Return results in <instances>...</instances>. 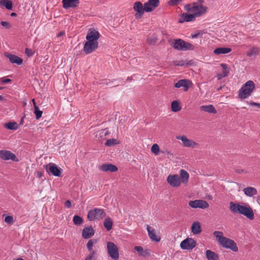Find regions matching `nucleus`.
<instances>
[{"label": "nucleus", "instance_id": "1", "mask_svg": "<svg viewBox=\"0 0 260 260\" xmlns=\"http://www.w3.org/2000/svg\"><path fill=\"white\" fill-rule=\"evenodd\" d=\"M230 209L233 213L242 214L250 220L254 218L253 210L249 205L243 206L231 202L230 203Z\"/></svg>", "mask_w": 260, "mask_h": 260}, {"label": "nucleus", "instance_id": "2", "mask_svg": "<svg viewBox=\"0 0 260 260\" xmlns=\"http://www.w3.org/2000/svg\"><path fill=\"white\" fill-rule=\"evenodd\" d=\"M255 89V84L253 81L249 80L244 84L239 91V97L244 100L251 95Z\"/></svg>", "mask_w": 260, "mask_h": 260}, {"label": "nucleus", "instance_id": "3", "mask_svg": "<svg viewBox=\"0 0 260 260\" xmlns=\"http://www.w3.org/2000/svg\"><path fill=\"white\" fill-rule=\"evenodd\" d=\"M172 46L174 49L178 50L186 51L194 49V46L192 44L181 39L174 40Z\"/></svg>", "mask_w": 260, "mask_h": 260}, {"label": "nucleus", "instance_id": "4", "mask_svg": "<svg viewBox=\"0 0 260 260\" xmlns=\"http://www.w3.org/2000/svg\"><path fill=\"white\" fill-rule=\"evenodd\" d=\"M106 214L102 209L94 208L88 212L87 218L89 221L100 220L104 218Z\"/></svg>", "mask_w": 260, "mask_h": 260}, {"label": "nucleus", "instance_id": "5", "mask_svg": "<svg viewBox=\"0 0 260 260\" xmlns=\"http://www.w3.org/2000/svg\"><path fill=\"white\" fill-rule=\"evenodd\" d=\"M107 248L109 256L113 260H117L119 258V254L117 246L112 242H108Z\"/></svg>", "mask_w": 260, "mask_h": 260}, {"label": "nucleus", "instance_id": "6", "mask_svg": "<svg viewBox=\"0 0 260 260\" xmlns=\"http://www.w3.org/2000/svg\"><path fill=\"white\" fill-rule=\"evenodd\" d=\"M220 245L223 248L230 249L234 252H237L238 251V247L236 242L229 238L224 237L223 240L220 242Z\"/></svg>", "mask_w": 260, "mask_h": 260}, {"label": "nucleus", "instance_id": "7", "mask_svg": "<svg viewBox=\"0 0 260 260\" xmlns=\"http://www.w3.org/2000/svg\"><path fill=\"white\" fill-rule=\"evenodd\" d=\"M44 167L49 174H51L56 177H60L61 176V169L58 167L55 164L49 163L44 166Z\"/></svg>", "mask_w": 260, "mask_h": 260}, {"label": "nucleus", "instance_id": "8", "mask_svg": "<svg viewBox=\"0 0 260 260\" xmlns=\"http://www.w3.org/2000/svg\"><path fill=\"white\" fill-rule=\"evenodd\" d=\"M189 206L192 208L207 209L209 207V204L207 201L202 200H196L190 201L188 203Z\"/></svg>", "mask_w": 260, "mask_h": 260}, {"label": "nucleus", "instance_id": "9", "mask_svg": "<svg viewBox=\"0 0 260 260\" xmlns=\"http://www.w3.org/2000/svg\"><path fill=\"white\" fill-rule=\"evenodd\" d=\"M197 245L196 241L192 238H188L180 243V247L184 250H192Z\"/></svg>", "mask_w": 260, "mask_h": 260}, {"label": "nucleus", "instance_id": "10", "mask_svg": "<svg viewBox=\"0 0 260 260\" xmlns=\"http://www.w3.org/2000/svg\"><path fill=\"white\" fill-rule=\"evenodd\" d=\"M99 46V43L87 41L83 47V51L85 54H89L95 51Z\"/></svg>", "mask_w": 260, "mask_h": 260}, {"label": "nucleus", "instance_id": "11", "mask_svg": "<svg viewBox=\"0 0 260 260\" xmlns=\"http://www.w3.org/2000/svg\"><path fill=\"white\" fill-rule=\"evenodd\" d=\"M100 34L99 32L95 30L94 28H90L88 30L86 39L87 41L98 43V39L100 38Z\"/></svg>", "mask_w": 260, "mask_h": 260}, {"label": "nucleus", "instance_id": "12", "mask_svg": "<svg viewBox=\"0 0 260 260\" xmlns=\"http://www.w3.org/2000/svg\"><path fill=\"white\" fill-rule=\"evenodd\" d=\"M207 7L202 5H198L197 3H193L192 6L191 12L197 17H200L206 12Z\"/></svg>", "mask_w": 260, "mask_h": 260}, {"label": "nucleus", "instance_id": "13", "mask_svg": "<svg viewBox=\"0 0 260 260\" xmlns=\"http://www.w3.org/2000/svg\"><path fill=\"white\" fill-rule=\"evenodd\" d=\"M167 182L173 187H178L180 186L181 181L180 177L178 175H170L167 179Z\"/></svg>", "mask_w": 260, "mask_h": 260}, {"label": "nucleus", "instance_id": "14", "mask_svg": "<svg viewBox=\"0 0 260 260\" xmlns=\"http://www.w3.org/2000/svg\"><path fill=\"white\" fill-rule=\"evenodd\" d=\"M0 158L3 160H12L14 161H18L15 154L8 150H0Z\"/></svg>", "mask_w": 260, "mask_h": 260}, {"label": "nucleus", "instance_id": "15", "mask_svg": "<svg viewBox=\"0 0 260 260\" xmlns=\"http://www.w3.org/2000/svg\"><path fill=\"white\" fill-rule=\"evenodd\" d=\"M134 10L137 13L135 14L136 19L140 18L143 15L145 11V7L140 2H136L134 4Z\"/></svg>", "mask_w": 260, "mask_h": 260}, {"label": "nucleus", "instance_id": "16", "mask_svg": "<svg viewBox=\"0 0 260 260\" xmlns=\"http://www.w3.org/2000/svg\"><path fill=\"white\" fill-rule=\"evenodd\" d=\"M159 0H149L144 4L145 11L147 12L152 11L159 5Z\"/></svg>", "mask_w": 260, "mask_h": 260}, {"label": "nucleus", "instance_id": "17", "mask_svg": "<svg viewBox=\"0 0 260 260\" xmlns=\"http://www.w3.org/2000/svg\"><path fill=\"white\" fill-rule=\"evenodd\" d=\"M110 132L107 128L103 129L101 131H98L95 133V137L97 140L101 143L106 140L107 137L110 135Z\"/></svg>", "mask_w": 260, "mask_h": 260}, {"label": "nucleus", "instance_id": "18", "mask_svg": "<svg viewBox=\"0 0 260 260\" xmlns=\"http://www.w3.org/2000/svg\"><path fill=\"white\" fill-rule=\"evenodd\" d=\"M196 16L194 14H188L187 13H183L180 15V18L178 20L180 23L184 22H190L195 20Z\"/></svg>", "mask_w": 260, "mask_h": 260}, {"label": "nucleus", "instance_id": "19", "mask_svg": "<svg viewBox=\"0 0 260 260\" xmlns=\"http://www.w3.org/2000/svg\"><path fill=\"white\" fill-rule=\"evenodd\" d=\"M176 139L178 140H180L182 141L183 145L185 147H194L197 143L191 140L188 139L186 136H177L176 137Z\"/></svg>", "mask_w": 260, "mask_h": 260}, {"label": "nucleus", "instance_id": "20", "mask_svg": "<svg viewBox=\"0 0 260 260\" xmlns=\"http://www.w3.org/2000/svg\"><path fill=\"white\" fill-rule=\"evenodd\" d=\"M5 56L9 59V61L12 63H16L18 65H20L22 63V59L17 55L9 53H5Z\"/></svg>", "mask_w": 260, "mask_h": 260}, {"label": "nucleus", "instance_id": "21", "mask_svg": "<svg viewBox=\"0 0 260 260\" xmlns=\"http://www.w3.org/2000/svg\"><path fill=\"white\" fill-rule=\"evenodd\" d=\"M147 231L148 236L152 241L158 242L160 240V237L155 234V230L153 228L147 225Z\"/></svg>", "mask_w": 260, "mask_h": 260}, {"label": "nucleus", "instance_id": "22", "mask_svg": "<svg viewBox=\"0 0 260 260\" xmlns=\"http://www.w3.org/2000/svg\"><path fill=\"white\" fill-rule=\"evenodd\" d=\"M100 169L103 172H115L118 170L117 167L111 164H104L100 167Z\"/></svg>", "mask_w": 260, "mask_h": 260}, {"label": "nucleus", "instance_id": "23", "mask_svg": "<svg viewBox=\"0 0 260 260\" xmlns=\"http://www.w3.org/2000/svg\"><path fill=\"white\" fill-rule=\"evenodd\" d=\"M62 7L64 9L76 7L79 4V0H62Z\"/></svg>", "mask_w": 260, "mask_h": 260}, {"label": "nucleus", "instance_id": "24", "mask_svg": "<svg viewBox=\"0 0 260 260\" xmlns=\"http://www.w3.org/2000/svg\"><path fill=\"white\" fill-rule=\"evenodd\" d=\"M191 83L189 80L187 79H181L179 80L174 85L175 87L179 88L181 87H184V90L187 91L189 88V85Z\"/></svg>", "mask_w": 260, "mask_h": 260}, {"label": "nucleus", "instance_id": "25", "mask_svg": "<svg viewBox=\"0 0 260 260\" xmlns=\"http://www.w3.org/2000/svg\"><path fill=\"white\" fill-rule=\"evenodd\" d=\"M94 234V230L91 227H85L82 230V237L87 239L91 238Z\"/></svg>", "mask_w": 260, "mask_h": 260}, {"label": "nucleus", "instance_id": "26", "mask_svg": "<svg viewBox=\"0 0 260 260\" xmlns=\"http://www.w3.org/2000/svg\"><path fill=\"white\" fill-rule=\"evenodd\" d=\"M134 249L137 251L139 255L143 257L149 256L150 255V250L149 249L144 250L141 246H136Z\"/></svg>", "mask_w": 260, "mask_h": 260}, {"label": "nucleus", "instance_id": "27", "mask_svg": "<svg viewBox=\"0 0 260 260\" xmlns=\"http://www.w3.org/2000/svg\"><path fill=\"white\" fill-rule=\"evenodd\" d=\"M180 181L183 183L186 184L188 181L189 177V174L187 172L183 169H181L180 171Z\"/></svg>", "mask_w": 260, "mask_h": 260}, {"label": "nucleus", "instance_id": "28", "mask_svg": "<svg viewBox=\"0 0 260 260\" xmlns=\"http://www.w3.org/2000/svg\"><path fill=\"white\" fill-rule=\"evenodd\" d=\"M200 109L202 111L209 113L216 114L217 113L216 110L212 105L201 106Z\"/></svg>", "mask_w": 260, "mask_h": 260}, {"label": "nucleus", "instance_id": "29", "mask_svg": "<svg viewBox=\"0 0 260 260\" xmlns=\"http://www.w3.org/2000/svg\"><path fill=\"white\" fill-rule=\"evenodd\" d=\"M243 191L246 196L250 197L256 195L257 193V190L252 187H246L243 189Z\"/></svg>", "mask_w": 260, "mask_h": 260}, {"label": "nucleus", "instance_id": "30", "mask_svg": "<svg viewBox=\"0 0 260 260\" xmlns=\"http://www.w3.org/2000/svg\"><path fill=\"white\" fill-rule=\"evenodd\" d=\"M191 232L193 234H199L202 232L200 223L198 221L193 222L191 228Z\"/></svg>", "mask_w": 260, "mask_h": 260}, {"label": "nucleus", "instance_id": "31", "mask_svg": "<svg viewBox=\"0 0 260 260\" xmlns=\"http://www.w3.org/2000/svg\"><path fill=\"white\" fill-rule=\"evenodd\" d=\"M206 256L208 260H218V255L215 252L212 251L210 250H207L206 251Z\"/></svg>", "mask_w": 260, "mask_h": 260}, {"label": "nucleus", "instance_id": "32", "mask_svg": "<svg viewBox=\"0 0 260 260\" xmlns=\"http://www.w3.org/2000/svg\"><path fill=\"white\" fill-rule=\"evenodd\" d=\"M232 49L230 48L219 47L214 50L213 52L215 54H226L230 52Z\"/></svg>", "mask_w": 260, "mask_h": 260}, {"label": "nucleus", "instance_id": "33", "mask_svg": "<svg viewBox=\"0 0 260 260\" xmlns=\"http://www.w3.org/2000/svg\"><path fill=\"white\" fill-rule=\"evenodd\" d=\"M113 223L112 219L108 217L105 219L103 224L107 231H110L112 228Z\"/></svg>", "mask_w": 260, "mask_h": 260}, {"label": "nucleus", "instance_id": "34", "mask_svg": "<svg viewBox=\"0 0 260 260\" xmlns=\"http://www.w3.org/2000/svg\"><path fill=\"white\" fill-rule=\"evenodd\" d=\"M5 128L10 130H16L18 128V125L16 122H9L4 124Z\"/></svg>", "mask_w": 260, "mask_h": 260}, {"label": "nucleus", "instance_id": "35", "mask_svg": "<svg viewBox=\"0 0 260 260\" xmlns=\"http://www.w3.org/2000/svg\"><path fill=\"white\" fill-rule=\"evenodd\" d=\"M259 52V48L256 46H253L247 52L246 55L248 57H251L253 55H256Z\"/></svg>", "mask_w": 260, "mask_h": 260}, {"label": "nucleus", "instance_id": "36", "mask_svg": "<svg viewBox=\"0 0 260 260\" xmlns=\"http://www.w3.org/2000/svg\"><path fill=\"white\" fill-rule=\"evenodd\" d=\"M172 111L174 112H177L181 110V106L178 101H174L171 103Z\"/></svg>", "mask_w": 260, "mask_h": 260}, {"label": "nucleus", "instance_id": "37", "mask_svg": "<svg viewBox=\"0 0 260 260\" xmlns=\"http://www.w3.org/2000/svg\"><path fill=\"white\" fill-rule=\"evenodd\" d=\"M158 40L157 36L155 34L149 36L147 39V42L150 45H155Z\"/></svg>", "mask_w": 260, "mask_h": 260}, {"label": "nucleus", "instance_id": "38", "mask_svg": "<svg viewBox=\"0 0 260 260\" xmlns=\"http://www.w3.org/2000/svg\"><path fill=\"white\" fill-rule=\"evenodd\" d=\"M0 5L4 6L8 10L12 9V2L9 0H2L0 1Z\"/></svg>", "mask_w": 260, "mask_h": 260}, {"label": "nucleus", "instance_id": "39", "mask_svg": "<svg viewBox=\"0 0 260 260\" xmlns=\"http://www.w3.org/2000/svg\"><path fill=\"white\" fill-rule=\"evenodd\" d=\"M73 221L76 225H80L83 223V219L81 216L76 215L73 217Z\"/></svg>", "mask_w": 260, "mask_h": 260}, {"label": "nucleus", "instance_id": "40", "mask_svg": "<svg viewBox=\"0 0 260 260\" xmlns=\"http://www.w3.org/2000/svg\"><path fill=\"white\" fill-rule=\"evenodd\" d=\"M213 235L218 239V242L219 243H220V242L223 240V239L225 237L223 236V234L222 232L220 231H214L213 232Z\"/></svg>", "mask_w": 260, "mask_h": 260}, {"label": "nucleus", "instance_id": "41", "mask_svg": "<svg viewBox=\"0 0 260 260\" xmlns=\"http://www.w3.org/2000/svg\"><path fill=\"white\" fill-rule=\"evenodd\" d=\"M118 144L117 140L115 139H110L107 140L105 145L106 146L110 147L114 145Z\"/></svg>", "mask_w": 260, "mask_h": 260}, {"label": "nucleus", "instance_id": "42", "mask_svg": "<svg viewBox=\"0 0 260 260\" xmlns=\"http://www.w3.org/2000/svg\"><path fill=\"white\" fill-rule=\"evenodd\" d=\"M34 113L36 115V119H39L42 117L43 112L39 110V108L37 106H35V108H34Z\"/></svg>", "mask_w": 260, "mask_h": 260}, {"label": "nucleus", "instance_id": "43", "mask_svg": "<svg viewBox=\"0 0 260 260\" xmlns=\"http://www.w3.org/2000/svg\"><path fill=\"white\" fill-rule=\"evenodd\" d=\"M151 150L155 155H158L159 152V147L158 144H154L151 147Z\"/></svg>", "mask_w": 260, "mask_h": 260}, {"label": "nucleus", "instance_id": "44", "mask_svg": "<svg viewBox=\"0 0 260 260\" xmlns=\"http://www.w3.org/2000/svg\"><path fill=\"white\" fill-rule=\"evenodd\" d=\"M96 243V240L94 239H91L88 241L87 243V248L89 250H91L92 249V247L94 243Z\"/></svg>", "mask_w": 260, "mask_h": 260}, {"label": "nucleus", "instance_id": "45", "mask_svg": "<svg viewBox=\"0 0 260 260\" xmlns=\"http://www.w3.org/2000/svg\"><path fill=\"white\" fill-rule=\"evenodd\" d=\"M183 0H170L168 2L169 5L171 6H177Z\"/></svg>", "mask_w": 260, "mask_h": 260}, {"label": "nucleus", "instance_id": "46", "mask_svg": "<svg viewBox=\"0 0 260 260\" xmlns=\"http://www.w3.org/2000/svg\"><path fill=\"white\" fill-rule=\"evenodd\" d=\"M221 67H222L223 71L222 72V74H226V77L229 75V70L226 66V64L224 63H221L220 64Z\"/></svg>", "mask_w": 260, "mask_h": 260}, {"label": "nucleus", "instance_id": "47", "mask_svg": "<svg viewBox=\"0 0 260 260\" xmlns=\"http://www.w3.org/2000/svg\"><path fill=\"white\" fill-rule=\"evenodd\" d=\"M13 217L10 215H7L5 218V221L8 224H12L13 222Z\"/></svg>", "mask_w": 260, "mask_h": 260}, {"label": "nucleus", "instance_id": "48", "mask_svg": "<svg viewBox=\"0 0 260 260\" xmlns=\"http://www.w3.org/2000/svg\"><path fill=\"white\" fill-rule=\"evenodd\" d=\"M174 64L176 66H183L185 63L182 60H175L173 62Z\"/></svg>", "mask_w": 260, "mask_h": 260}, {"label": "nucleus", "instance_id": "49", "mask_svg": "<svg viewBox=\"0 0 260 260\" xmlns=\"http://www.w3.org/2000/svg\"><path fill=\"white\" fill-rule=\"evenodd\" d=\"M25 54L28 56H31L33 55L34 54V52H32V51L30 49H29V48H26L25 49Z\"/></svg>", "mask_w": 260, "mask_h": 260}, {"label": "nucleus", "instance_id": "50", "mask_svg": "<svg viewBox=\"0 0 260 260\" xmlns=\"http://www.w3.org/2000/svg\"><path fill=\"white\" fill-rule=\"evenodd\" d=\"M1 24L3 27H5L6 28H9L10 27V25L9 23L7 21H1Z\"/></svg>", "mask_w": 260, "mask_h": 260}, {"label": "nucleus", "instance_id": "51", "mask_svg": "<svg viewBox=\"0 0 260 260\" xmlns=\"http://www.w3.org/2000/svg\"><path fill=\"white\" fill-rule=\"evenodd\" d=\"M160 152L162 153V154H165V155L168 154V155H170L171 156H173V153H172L171 152H169L167 149L161 150L160 151Z\"/></svg>", "mask_w": 260, "mask_h": 260}, {"label": "nucleus", "instance_id": "52", "mask_svg": "<svg viewBox=\"0 0 260 260\" xmlns=\"http://www.w3.org/2000/svg\"><path fill=\"white\" fill-rule=\"evenodd\" d=\"M64 205L68 208H70L72 206V204L70 201L67 200L64 203Z\"/></svg>", "mask_w": 260, "mask_h": 260}, {"label": "nucleus", "instance_id": "53", "mask_svg": "<svg viewBox=\"0 0 260 260\" xmlns=\"http://www.w3.org/2000/svg\"><path fill=\"white\" fill-rule=\"evenodd\" d=\"M225 77H226V74H222V73H221V74H218L217 75V77L218 80L221 79L222 78Z\"/></svg>", "mask_w": 260, "mask_h": 260}, {"label": "nucleus", "instance_id": "54", "mask_svg": "<svg viewBox=\"0 0 260 260\" xmlns=\"http://www.w3.org/2000/svg\"><path fill=\"white\" fill-rule=\"evenodd\" d=\"M185 10L187 11L191 12L192 7L189 4H187L185 6Z\"/></svg>", "mask_w": 260, "mask_h": 260}, {"label": "nucleus", "instance_id": "55", "mask_svg": "<svg viewBox=\"0 0 260 260\" xmlns=\"http://www.w3.org/2000/svg\"><path fill=\"white\" fill-rule=\"evenodd\" d=\"M93 254H94V252L93 251L92 252V253L88 255L85 258V260H91V259L93 257Z\"/></svg>", "mask_w": 260, "mask_h": 260}, {"label": "nucleus", "instance_id": "56", "mask_svg": "<svg viewBox=\"0 0 260 260\" xmlns=\"http://www.w3.org/2000/svg\"><path fill=\"white\" fill-rule=\"evenodd\" d=\"M250 104L252 106H255L257 107L258 108H260V103H257L255 102H251L250 103Z\"/></svg>", "mask_w": 260, "mask_h": 260}, {"label": "nucleus", "instance_id": "57", "mask_svg": "<svg viewBox=\"0 0 260 260\" xmlns=\"http://www.w3.org/2000/svg\"><path fill=\"white\" fill-rule=\"evenodd\" d=\"M11 81V80L10 79H3L2 81V82L3 83H7L9 82H10Z\"/></svg>", "mask_w": 260, "mask_h": 260}, {"label": "nucleus", "instance_id": "58", "mask_svg": "<svg viewBox=\"0 0 260 260\" xmlns=\"http://www.w3.org/2000/svg\"><path fill=\"white\" fill-rule=\"evenodd\" d=\"M199 34H200L199 32L196 33V34H192L191 35V37L192 38H197L199 36Z\"/></svg>", "mask_w": 260, "mask_h": 260}, {"label": "nucleus", "instance_id": "59", "mask_svg": "<svg viewBox=\"0 0 260 260\" xmlns=\"http://www.w3.org/2000/svg\"><path fill=\"white\" fill-rule=\"evenodd\" d=\"M63 35H64V32H62V31H61V32H60L57 35V37H60V36H62Z\"/></svg>", "mask_w": 260, "mask_h": 260}, {"label": "nucleus", "instance_id": "60", "mask_svg": "<svg viewBox=\"0 0 260 260\" xmlns=\"http://www.w3.org/2000/svg\"><path fill=\"white\" fill-rule=\"evenodd\" d=\"M32 102L33 103L34 107V108H35V106H37V105H36V102H35V100L34 99H33L32 100Z\"/></svg>", "mask_w": 260, "mask_h": 260}, {"label": "nucleus", "instance_id": "61", "mask_svg": "<svg viewBox=\"0 0 260 260\" xmlns=\"http://www.w3.org/2000/svg\"><path fill=\"white\" fill-rule=\"evenodd\" d=\"M132 77H128L127 79H126L127 81H132Z\"/></svg>", "mask_w": 260, "mask_h": 260}, {"label": "nucleus", "instance_id": "62", "mask_svg": "<svg viewBox=\"0 0 260 260\" xmlns=\"http://www.w3.org/2000/svg\"><path fill=\"white\" fill-rule=\"evenodd\" d=\"M11 16H16V14L15 13H12L11 14Z\"/></svg>", "mask_w": 260, "mask_h": 260}, {"label": "nucleus", "instance_id": "63", "mask_svg": "<svg viewBox=\"0 0 260 260\" xmlns=\"http://www.w3.org/2000/svg\"><path fill=\"white\" fill-rule=\"evenodd\" d=\"M257 201L258 202L259 204H260V196H258L257 198Z\"/></svg>", "mask_w": 260, "mask_h": 260}, {"label": "nucleus", "instance_id": "64", "mask_svg": "<svg viewBox=\"0 0 260 260\" xmlns=\"http://www.w3.org/2000/svg\"><path fill=\"white\" fill-rule=\"evenodd\" d=\"M15 260H24V259L22 258H18Z\"/></svg>", "mask_w": 260, "mask_h": 260}]
</instances>
